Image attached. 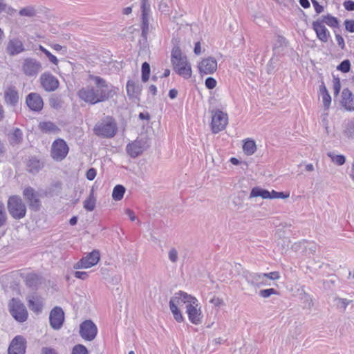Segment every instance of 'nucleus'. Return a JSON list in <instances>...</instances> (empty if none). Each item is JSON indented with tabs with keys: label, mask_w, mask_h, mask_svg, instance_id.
I'll use <instances>...</instances> for the list:
<instances>
[{
	"label": "nucleus",
	"mask_w": 354,
	"mask_h": 354,
	"mask_svg": "<svg viewBox=\"0 0 354 354\" xmlns=\"http://www.w3.org/2000/svg\"><path fill=\"white\" fill-rule=\"evenodd\" d=\"M89 79L94 82V91L100 102H105L117 94L118 88L107 82L100 76L89 75Z\"/></svg>",
	"instance_id": "1"
},
{
	"label": "nucleus",
	"mask_w": 354,
	"mask_h": 354,
	"mask_svg": "<svg viewBox=\"0 0 354 354\" xmlns=\"http://www.w3.org/2000/svg\"><path fill=\"white\" fill-rule=\"evenodd\" d=\"M7 209L10 216L17 221L24 218L27 212L26 204L18 195H12L8 198Z\"/></svg>",
	"instance_id": "2"
},
{
	"label": "nucleus",
	"mask_w": 354,
	"mask_h": 354,
	"mask_svg": "<svg viewBox=\"0 0 354 354\" xmlns=\"http://www.w3.org/2000/svg\"><path fill=\"white\" fill-rule=\"evenodd\" d=\"M118 127L112 117H106L104 120L97 122L94 128V133L101 138H111L117 133Z\"/></svg>",
	"instance_id": "3"
},
{
	"label": "nucleus",
	"mask_w": 354,
	"mask_h": 354,
	"mask_svg": "<svg viewBox=\"0 0 354 354\" xmlns=\"http://www.w3.org/2000/svg\"><path fill=\"white\" fill-rule=\"evenodd\" d=\"M41 63L33 57L24 58L21 63V71L28 77H36L42 71Z\"/></svg>",
	"instance_id": "4"
},
{
	"label": "nucleus",
	"mask_w": 354,
	"mask_h": 354,
	"mask_svg": "<svg viewBox=\"0 0 354 354\" xmlns=\"http://www.w3.org/2000/svg\"><path fill=\"white\" fill-rule=\"evenodd\" d=\"M11 315L19 322H24L28 318V312L23 303L16 298H12L9 302Z\"/></svg>",
	"instance_id": "5"
},
{
	"label": "nucleus",
	"mask_w": 354,
	"mask_h": 354,
	"mask_svg": "<svg viewBox=\"0 0 354 354\" xmlns=\"http://www.w3.org/2000/svg\"><path fill=\"white\" fill-rule=\"evenodd\" d=\"M23 196L28 207L33 212H38L41 207V201L39 193L32 187L28 186L23 190Z\"/></svg>",
	"instance_id": "6"
},
{
	"label": "nucleus",
	"mask_w": 354,
	"mask_h": 354,
	"mask_svg": "<svg viewBox=\"0 0 354 354\" xmlns=\"http://www.w3.org/2000/svg\"><path fill=\"white\" fill-rule=\"evenodd\" d=\"M69 147L64 139L55 140L51 147L50 156L55 161L63 160L68 153Z\"/></svg>",
	"instance_id": "7"
},
{
	"label": "nucleus",
	"mask_w": 354,
	"mask_h": 354,
	"mask_svg": "<svg viewBox=\"0 0 354 354\" xmlns=\"http://www.w3.org/2000/svg\"><path fill=\"white\" fill-rule=\"evenodd\" d=\"M100 260V251L97 250H93L75 263L73 266V268L76 270L90 268L97 264Z\"/></svg>",
	"instance_id": "8"
},
{
	"label": "nucleus",
	"mask_w": 354,
	"mask_h": 354,
	"mask_svg": "<svg viewBox=\"0 0 354 354\" xmlns=\"http://www.w3.org/2000/svg\"><path fill=\"white\" fill-rule=\"evenodd\" d=\"M97 327L91 319L82 322L80 325V335L86 341H93L97 336Z\"/></svg>",
	"instance_id": "9"
},
{
	"label": "nucleus",
	"mask_w": 354,
	"mask_h": 354,
	"mask_svg": "<svg viewBox=\"0 0 354 354\" xmlns=\"http://www.w3.org/2000/svg\"><path fill=\"white\" fill-rule=\"evenodd\" d=\"M198 306V301H192V304L186 305V313L188 315L189 320L191 323L195 325H198L202 323L203 314L201 310V307Z\"/></svg>",
	"instance_id": "10"
},
{
	"label": "nucleus",
	"mask_w": 354,
	"mask_h": 354,
	"mask_svg": "<svg viewBox=\"0 0 354 354\" xmlns=\"http://www.w3.org/2000/svg\"><path fill=\"white\" fill-rule=\"evenodd\" d=\"M171 64L174 71L179 76L183 77L184 79H189L192 77V67L187 57H184L183 59L172 62Z\"/></svg>",
	"instance_id": "11"
},
{
	"label": "nucleus",
	"mask_w": 354,
	"mask_h": 354,
	"mask_svg": "<svg viewBox=\"0 0 354 354\" xmlns=\"http://www.w3.org/2000/svg\"><path fill=\"white\" fill-rule=\"evenodd\" d=\"M227 124V115L221 111H216L212 115L211 127L214 133L223 130Z\"/></svg>",
	"instance_id": "12"
},
{
	"label": "nucleus",
	"mask_w": 354,
	"mask_h": 354,
	"mask_svg": "<svg viewBox=\"0 0 354 354\" xmlns=\"http://www.w3.org/2000/svg\"><path fill=\"white\" fill-rule=\"evenodd\" d=\"M64 322V313L61 307H54L49 315L50 326L55 330H59L63 326Z\"/></svg>",
	"instance_id": "13"
},
{
	"label": "nucleus",
	"mask_w": 354,
	"mask_h": 354,
	"mask_svg": "<svg viewBox=\"0 0 354 354\" xmlns=\"http://www.w3.org/2000/svg\"><path fill=\"white\" fill-rule=\"evenodd\" d=\"M39 80L42 88L46 91H54L59 86V83L57 78L49 72L42 73Z\"/></svg>",
	"instance_id": "14"
},
{
	"label": "nucleus",
	"mask_w": 354,
	"mask_h": 354,
	"mask_svg": "<svg viewBox=\"0 0 354 354\" xmlns=\"http://www.w3.org/2000/svg\"><path fill=\"white\" fill-rule=\"evenodd\" d=\"M26 349V339L21 335H17L13 338L9 346L8 354H25Z\"/></svg>",
	"instance_id": "15"
},
{
	"label": "nucleus",
	"mask_w": 354,
	"mask_h": 354,
	"mask_svg": "<svg viewBox=\"0 0 354 354\" xmlns=\"http://www.w3.org/2000/svg\"><path fill=\"white\" fill-rule=\"evenodd\" d=\"M146 148V140L143 138L136 139L127 145L126 150L131 158H136L142 154Z\"/></svg>",
	"instance_id": "16"
},
{
	"label": "nucleus",
	"mask_w": 354,
	"mask_h": 354,
	"mask_svg": "<svg viewBox=\"0 0 354 354\" xmlns=\"http://www.w3.org/2000/svg\"><path fill=\"white\" fill-rule=\"evenodd\" d=\"M312 28L315 32L317 38L323 43H326L330 37V33L326 28L323 21L319 19L312 23Z\"/></svg>",
	"instance_id": "17"
},
{
	"label": "nucleus",
	"mask_w": 354,
	"mask_h": 354,
	"mask_svg": "<svg viewBox=\"0 0 354 354\" xmlns=\"http://www.w3.org/2000/svg\"><path fill=\"white\" fill-rule=\"evenodd\" d=\"M78 97L84 102L90 104H95L100 102L96 97L93 86H86L82 87L77 93Z\"/></svg>",
	"instance_id": "18"
},
{
	"label": "nucleus",
	"mask_w": 354,
	"mask_h": 354,
	"mask_svg": "<svg viewBox=\"0 0 354 354\" xmlns=\"http://www.w3.org/2000/svg\"><path fill=\"white\" fill-rule=\"evenodd\" d=\"M200 74H212L217 68V62L213 57L203 59L198 66Z\"/></svg>",
	"instance_id": "19"
},
{
	"label": "nucleus",
	"mask_w": 354,
	"mask_h": 354,
	"mask_svg": "<svg viewBox=\"0 0 354 354\" xmlns=\"http://www.w3.org/2000/svg\"><path fill=\"white\" fill-rule=\"evenodd\" d=\"M26 103L30 110L36 112L40 111L44 106L43 99L37 93H29L26 96Z\"/></svg>",
	"instance_id": "20"
},
{
	"label": "nucleus",
	"mask_w": 354,
	"mask_h": 354,
	"mask_svg": "<svg viewBox=\"0 0 354 354\" xmlns=\"http://www.w3.org/2000/svg\"><path fill=\"white\" fill-rule=\"evenodd\" d=\"M23 42L19 38L10 39L6 47V52L10 56H15L25 51Z\"/></svg>",
	"instance_id": "21"
},
{
	"label": "nucleus",
	"mask_w": 354,
	"mask_h": 354,
	"mask_svg": "<svg viewBox=\"0 0 354 354\" xmlns=\"http://www.w3.org/2000/svg\"><path fill=\"white\" fill-rule=\"evenodd\" d=\"M194 301H196V297L187 294L185 292L180 290L178 292H176L174 295L171 297L169 304L173 302V304L178 307V306H183L185 304L187 305L192 304Z\"/></svg>",
	"instance_id": "22"
},
{
	"label": "nucleus",
	"mask_w": 354,
	"mask_h": 354,
	"mask_svg": "<svg viewBox=\"0 0 354 354\" xmlns=\"http://www.w3.org/2000/svg\"><path fill=\"white\" fill-rule=\"evenodd\" d=\"M4 102L11 106H16L19 102V93L14 86H10L4 91Z\"/></svg>",
	"instance_id": "23"
},
{
	"label": "nucleus",
	"mask_w": 354,
	"mask_h": 354,
	"mask_svg": "<svg viewBox=\"0 0 354 354\" xmlns=\"http://www.w3.org/2000/svg\"><path fill=\"white\" fill-rule=\"evenodd\" d=\"M342 105L348 111H354V97L348 88H344L342 93Z\"/></svg>",
	"instance_id": "24"
},
{
	"label": "nucleus",
	"mask_w": 354,
	"mask_h": 354,
	"mask_svg": "<svg viewBox=\"0 0 354 354\" xmlns=\"http://www.w3.org/2000/svg\"><path fill=\"white\" fill-rule=\"evenodd\" d=\"M245 278L249 283L256 286H270V283L265 281L263 274H250L249 276L245 274Z\"/></svg>",
	"instance_id": "25"
},
{
	"label": "nucleus",
	"mask_w": 354,
	"mask_h": 354,
	"mask_svg": "<svg viewBox=\"0 0 354 354\" xmlns=\"http://www.w3.org/2000/svg\"><path fill=\"white\" fill-rule=\"evenodd\" d=\"M28 306L36 314H39L42 311V301L36 295H31L28 297Z\"/></svg>",
	"instance_id": "26"
},
{
	"label": "nucleus",
	"mask_w": 354,
	"mask_h": 354,
	"mask_svg": "<svg viewBox=\"0 0 354 354\" xmlns=\"http://www.w3.org/2000/svg\"><path fill=\"white\" fill-rule=\"evenodd\" d=\"M126 89L129 98H138L141 93V86L131 80H128Z\"/></svg>",
	"instance_id": "27"
},
{
	"label": "nucleus",
	"mask_w": 354,
	"mask_h": 354,
	"mask_svg": "<svg viewBox=\"0 0 354 354\" xmlns=\"http://www.w3.org/2000/svg\"><path fill=\"white\" fill-rule=\"evenodd\" d=\"M38 127L44 133H58L61 129L51 121L40 122Z\"/></svg>",
	"instance_id": "28"
},
{
	"label": "nucleus",
	"mask_w": 354,
	"mask_h": 354,
	"mask_svg": "<svg viewBox=\"0 0 354 354\" xmlns=\"http://www.w3.org/2000/svg\"><path fill=\"white\" fill-rule=\"evenodd\" d=\"M43 167V162L36 157H31L27 163V170L31 174L38 173Z\"/></svg>",
	"instance_id": "29"
},
{
	"label": "nucleus",
	"mask_w": 354,
	"mask_h": 354,
	"mask_svg": "<svg viewBox=\"0 0 354 354\" xmlns=\"http://www.w3.org/2000/svg\"><path fill=\"white\" fill-rule=\"evenodd\" d=\"M9 143L12 146L21 144L23 141V132L19 128H15L8 136Z\"/></svg>",
	"instance_id": "30"
},
{
	"label": "nucleus",
	"mask_w": 354,
	"mask_h": 354,
	"mask_svg": "<svg viewBox=\"0 0 354 354\" xmlns=\"http://www.w3.org/2000/svg\"><path fill=\"white\" fill-rule=\"evenodd\" d=\"M96 198L94 196V191L92 189L90 192L89 196L84 201V208L87 211L91 212L95 207Z\"/></svg>",
	"instance_id": "31"
},
{
	"label": "nucleus",
	"mask_w": 354,
	"mask_h": 354,
	"mask_svg": "<svg viewBox=\"0 0 354 354\" xmlns=\"http://www.w3.org/2000/svg\"><path fill=\"white\" fill-rule=\"evenodd\" d=\"M258 196H260L263 199H270V192L259 187H254L251 191L250 198Z\"/></svg>",
	"instance_id": "32"
},
{
	"label": "nucleus",
	"mask_w": 354,
	"mask_h": 354,
	"mask_svg": "<svg viewBox=\"0 0 354 354\" xmlns=\"http://www.w3.org/2000/svg\"><path fill=\"white\" fill-rule=\"evenodd\" d=\"M319 91L324 108L328 109L331 103V97L324 84L320 86Z\"/></svg>",
	"instance_id": "33"
},
{
	"label": "nucleus",
	"mask_w": 354,
	"mask_h": 354,
	"mask_svg": "<svg viewBox=\"0 0 354 354\" xmlns=\"http://www.w3.org/2000/svg\"><path fill=\"white\" fill-rule=\"evenodd\" d=\"M319 20L323 21V24H326L327 26L331 28H337L339 26V21L337 18L332 16L330 14L322 16V19Z\"/></svg>",
	"instance_id": "34"
},
{
	"label": "nucleus",
	"mask_w": 354,
	"mask_h": 354,
	"mask_svg": "<svg viewBox=\"0 0 354 354\" xmlns=\"http://www.w3.org/2000/svg\"><path fill=\"white\" fill-rule=\"evenodd\" d=\"M126 189L122 185H117L114 187L112 192V198L115 201H119L122 199L125 193Z\"/></svg>",
	"instance_id": "35"
},
{
	"label": "nucleus",
	"mask_w": 354,
	"mask_h": 354,
	"mask_svg": "<svg viewBox=\"0 0 354 354\" xmlns=\"http://www.w3.org/2000/svg\"><path fill=\"white\" fill-rule=\"evenodd\" d=\"M141 19H142V25H141V29H142V33L141 36L142 37L146 40L147 37V34L149 32V15L147 14H142L141 15Z\"/></svg>",
	"instance_id": "36"
},
{
	"label": "nucleus",
	"mask_w": 354,
	"mask_h": 354,
	"mask_svg": "<svg viewBox=\"0 0 354 354\" xmlns=\"http://www.w3.org/2000/svg\"><path fill=\"white\" fill-rule=\"evenodd\" d=\"M39 276L35 273L28 274L26 277V283L28 287L35 288L39 283Z\"/></svg>",
	"instance_id": "37"
},
{
	"label": "nucleus",
	"mask_w": 354,
	"mask_h": 354,
	"mask_svg": "<svg viewBox=\"0 0 354 354\" xmlns=\"http://www.w3.org/2000/svg\"><path fill=\"white\" fill-rule=\"evenodd\" d=\"M257 150V145L253 140L245 139V155H252Z\"/></svg>",
	"instance_id": "38"
},
{
	"label": "nucleus",
	"mask_w": 354,
	"mask_h": 354,
	"mask_svg": "<svg viewBox=\"0 0 354 354\" xmlns=\"http://www.w3.org/2000/svg\"><path fill=\"white\" fill-rule=\"evenodd\" d=\"M327 156L331 159L333 162L338 166H342L346 162V157L344 155H337L333 152H328Z\"/></svg>",
	"instance_id": "39"
},
{
	"label": "nucleus",
	"mask_w": 354,
	"mask_h": 354,
	"mask_svg": "<svg viewBox=\"0 0 354 354\" xmlns=\"http://www.w3.org/2000/svg\"><path fill=\"white\" fill-rule=\"evenodd\" d=\"M184 57H187V56L183 55L180 48L178 46H175L171 53V62L181 60Z\"/></svg>",
	"instance_id": "40"
},
{
	"label": "nucleus",
	"mask_w": 354,
	"mask_h": 354,
	"mask_svg": "<svg viewBox=\"0 0 354 354\" xmlns=\"http://www.w3.org/2000/svg\"><path fill=\"white\" fill-rule=\"evenodd\" d=\"M169 309L173 314V316L175 320L179 323L183 322L184 321V317L181 311L178 309V308L175 306V304H169Z\"/></svg>",
	"instance_id": "41"
},
{
	"label": "nucleus",
	"mask_w": 354,
	"mask_h": 354,
	"mask_svg": "<svg viewBox=\"0 0 354 354\" xmlns=\"http://www.w3.org/2000/svg\"><path fill=\"white\" fill-rule=\"evenodd\" d=\"M150 72H151V69H150L149 64L147 62H145L144 63H142V68H141V73H142L141 78H142V81L143 82H146L149 80V76H150Z\"/></svg>",
	"instance_id": "42"
},
{
	"label": "nucleus",
	"mask_w": 354,
	"mask_h": 354,
	"mask_svg": "<svg viewBox=\"0 0 354 354\" xmlns=\"http://www.w3.org/2000/svg\"><path fill=\"white\" fill-rule=\"evenodd\" d=\"M172 3L171 0H161L159 3V10L165 15L170 14L169 8Z\"/></svg>",
	"instance_id": "43"
},
{
	"label": "nucleus",
	"mask_w": 354,
	"mask_h": 354,
	"mask_svg": "<svg viewBox=\"0 0 354 354\" xmlns=\"http://www.w3.org/2000/svg\"><path fill=\"white\" fill-rule=\"evenodd\" d=\"M8 216L6 212L5 205L0 201V227L5 226L7 223Z\"/></svg>",
	"instance_id": "44"
},
{
	"label": "nucleus",
	"mask_w": 354,
	"mask_h": 354,
	"mask_svg": "<svg viewBox=\"0 0 354 354\" xmlns=\"http://www.w3.org/2000/svg\"><path fill=\"white\" fill-rule=\"evenodd\" d=\"M232 203L236 209L241 208L243 204V193L239 192L237 195H234L232 198Z\"/></svg>",
	"instance_id": "45"
},
{
	"label": "nucleus",
	"mask_w": 354,
	"mask_h": 354,
	"mask_svg": "<svg viewBox=\"0 0 354 354\" xmlns=\"http://www.w3.org/2000/svg\"><path fill=\"white\" fill-rule=\"evenodd\" d=\"M344 133L348 138H354V120L346 123Z\"/></svg>",
	"instance_id": "46"
},
{
	"label": "nucleus",
	"mask_w": 354,
	"mask_h": 354,
	"mask_svg": "<svg viewBox=\"0 0 354 354\" xmlns=\"http://www.w3.org/2000/svg\"><path fill=\"white\" fill-rule=\"evenodd\" d=\"M39 49L45 54V55L48 58L49 61L55 65H57L58 59L57 58L53 55L49 50L45 48L43 46L39 45Z\"/></svg>",
	"instance_id": "47"
},
{
	"label": "nucleus",
	"mask_w": 354,
	"mask_h": 354,
	"mask_svg": "<svg viewBox=\"0 0 354 354\" xmlns=\"http://www.w3.org/2000/svg\"><path fill=\"white\" fill-rule=\"evenodd\" d=\"M272 295H279V292L274 288L263 289L259 292V295L264 299L268 298Z\"/></svg>",
	"instance_id": "48"
},
{
	"label": "nucleus",
	"mask_w": 354,
	"mask_h": 354,
	"mask_svg": "<svg viewBox=\"0 0 354 354\" xmlns=\"http://www.w3.org/2000/svg\"><path fill=\"white\" fill-rule=\"evenodd\" d=\"M50 106L55 109H59L62 107L63 102L58 97H53L49 100Z\"/></svg>",
	"instance_id": "49"
},
{
	"label": "nucleus",
	"mask_w": 354,
	"mask_h": 354,
	"mask_svg": "<svg viewBox=\"0 0 354 354\" xmlns=\"http://www.w3.org/2000/svg\"><path fill=\"white\" fill-rule=\"evenodd\" d=\"M342 73H348L351 69V63L348 59L343 60L337 67Z\"/></svg>",
	"instance_id": "50"
},
{
	"label": "nucleus",
	"mask_w": 354,
	"mask_h": 354,
	"mask_svg": "<svg viewBox=\"0 0 354 354\" xmlns=\"http://www.w3.org/2000/svg\"><path fill=\"white\" fill-rule=\"evenodd\" d=\"M71 354H88V352L85 346L77 344L73 348Z\"/></svg>",
	"instance_id": "51"
},
{
	"label": "nucleus",
	"mask_w": 354,
	"mask_h": 354,
	"mask_svg": "<svg viewBox=\"0 0 354 354\" xmlns=\"http://www.w3.org/2000/svg\"><path fill=\"white\" fill-rule=\"evenodd\" d=\"M288 197H289V194L283 192H276L274 190H272V192H270V199L287 198Z\"/></svg>",
	"instance_id": "52"
},
{
	"label": "nucleus",
	"mask_w": 354,
	"mask_h": 354,
	"mask_svg": "<svg viewBox=\"0 0 354 354\" xmlns=\"http://www.w3.org/2000/svg\"><path fill=\"white\" fill-rule=\"evenodd\" d=\"M35 14V12L32 8H24L19 10L21 16L32 17Z\"/></svg>",
	"instance_id": "53"
},
{
	"label": "nucleus",
	"mask_w": 354,
	"mask_h": 354,
	"mask_svg": "<svg viewBox=\"0 0 354 354\" xmlns=\"http://www.w3.org/2000/svg\"><path fill=\"white\" fill-rule=\"evenodd\" d=\"M265 277V281L268 282V279L277 280L280 278V274L278 272H271L269 273H263Z\"/></svg>",
	"instance_id": "54"
},
{
	"label": "nucleus",
	"mask_w": 354,
	"mask_h": 354,
	"mask_svg": "<svg viewBox=\"0 0 354 354\" xmlns=\"http://www.w3.org/2000/svg\"><path fill=\"white\" fill-rule=\"evenodd\" d=\"M142 14L149 15L150 12V3L148 0H142L141 1Z\"/></svg>",
	"instance_id": "55"
},
{
	"label": "nucleus",
	"mask_w": 354,
	"mask_h": 354,
	"mask_svg": "<svg viewBox=\"0 0 354 354\" xmlns=\"http://www.w3.org/2000/svg\"><path fill=\"white\" fill-rule=\"evenodd\" d=\"M205 84L208 89H213L216 86V81L214 77H208L206 78Z\"/></svg>",
	"instance_id": "56"
},
{
	"label": "nucleus",
	"mask_w": 354,
	"mask_h": 354,
	"mask_svg": "<svg viewBox=\"0 0 354 354\" xmlns=\"http://www.w3.org/2000/svg\"><path fill=\"white\" fill-rule=\"evenodd\" d=\"M178 251L175 248H171L168 253L169 259L172 263H176L178 261Z\"/></svg>",
	"instance_id": "57"
},
{
	"label": "nucleus",
	"mask_w": 354,
	"mask_h": 354,
	"mask_svg": "<svg viewBox=\"0 0 354 354\" xmlns=\"http://www.w3.org/2000/svg\"><path fill=\"white\" fill-rule=\"evenodd\" d=\"M346 30L349 32H354V19H346L344 21Z\"/></svg>",
	"instance_id": "58"
},
{
	"label": "nucleus",
	"mask_w": 354,
	"mask_h": 354,
	"mask_svg": "<svg viewBox=\"0 0 354 354\" xmlns=\"http://www.w3.org/2000/svg\"><path fill=\"white\" fill-rule=\"evenodd\" d=\"M73 275L77 279H80L82 280H85L88 277V273L84 271H75L73 272Z\"/></svg>",
	"instance_id": "59"
},
{
	"label": "nucleus",
	"mask_w": 354,
	"mask_h": 354,
	"mask_svg": "<svg viewBox=\"0 0 354 354\" xmlns=\"http://www.w3.org/2000/svg\"><path fill=\"white\" fill-rule=\"evenodd\" d=\"M97 174L96 169L95 168H90L86 173V177L88 180H93Z\"/></svg>",
	"instance_id": "60"
},
{
	"label": "nucleus",
	"mask_w": 354,
	"mask_h": 354,
	"mask_svg": "<svg viewBox=\"0 0 354 354\" xmlns=\"http://www.w3.org/2000/svg\"><path fill=\"white\" fill-rule=\"evenodd\" d=\"M344 8L348 11H354V1L351 0L345 1L343 3Z\"/></svg>",
	"instance_id": "61"
},
{
	"label": "nucleus",
	"mask_w": 354,
	"mask_h": 354,
	"mask_svg": "<svg viewBox=\"0 0 354 354\" xmlns=\"http://www.w3.org/2000/svg\"><path fill=\"white\" fill-rule=\"evenodd\" d=\"M312 3L317 14H320L324 11V7L321 6L316 0H312Z\"/></svg>",
	"instance_id": "62"
},
{
	"label": "nucleus",
	"mask_w": 354,
	"mask_h": 354,
	"mask_svg": "<svg viewBox=\"0 0 354 354\" xmlns=\"http://www.w3.org/2000/svg\"><path fill=\"white\" fill-rule=\"evenodd\" d=\"M41 354H58V353L51 347H43L41 350Z\"/></svg>",
	"instance_id": "63"
},
{
	"label": "nucleus",
	"mask_w": 354,
	"mask_h": 354,
	"mask_svg": "<svg viewBox=\"0 0 354 354\" xmlns=\"http://www.w3.org/2000/svg\"><path fill=\"white\" fill-rule=\"evenodd\" d=\"M209 302L212 304L214 306L218 307L221 306L223 304V299L217 297H213L210 300Z\"/></svg>",
	"instance_id": "64"
}]
</instances>
